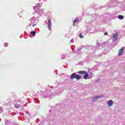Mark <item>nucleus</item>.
Segmentation results:
<instances>
[{"label":"nucleus","mask_w":125,"mask_h":125,"mask_svg":"<svg viewBox=\"0 0 125 125\" xmlns=\"http://www.w3.org/2000/svg\"><path fill=\"white\" fill-rule=\"evenodd\" d=\"M4 46H5V47H7V46H8V44L7 43H4Z\"/></svg>","instance_id":"nucleus-15"},{"label":"nucleus","mask_w":125,"mask_h":125,"mask_svg":"<svg viewBox=\"0 0 125 125\" xmlns=\"http://www.w3.org/2000/svg\"><path fill=\"white\" fill-rule=\"evenodd\" d=\"M76 74H75V73H72V74H71V75L70 76V79H71V80H74V79H76Z\"/></svg>","instance_id":"nucleus-7"},{"label":"nucleus","mask_w":125,"mask_h":125,"mask_svg":"<svg viewBox=\"0 0 125 125\" xmlns=\"http://www.w3.org/2000/svg\"><path fill=\"white\" fill-rule=\"evenodd\" d=\"M79 37L80 38V39H83V36L82 34H79Z\"/></svg>","instance_id":"nucleus-14"},{"label":"nucleus","mask_w":125,"mask_h":125,"mask_svg":"<svg viewBox=\"0 0 125 125\" xmlns=\"http://www.w3.org/2000/svg\"><path fill=\"white\" fill-rule=\"evenodd\" d=\"M47 27L49 31H51V21L50 20H48Z\"/></svg>","instance_id":"nucleus-2"},{"label":"nucleus","mask_w":125,"mask_h":125,"mask_svg":"<svg viewBox=\"0 0 125 125\" xmlns=\"http://www.w3.org/2000/svg\"><path fill=\"white\" fill-rule=\"evenodd\" d=\"M78 22H79V18H76L73 21V23H78Z\"/></svg>","instance_id":"nucleus-10"},{"label":"nucleus","mask_w":125,"mask_h":125,"mask_svg":"<svg viewBox=\"0 0 125 125\" xmlns=\"http://www.w3.org/2000/svg\"><path fill=\"white\" fill-rule=\"evenodd\" d=\"M73 26L74 27H75V26H76V25L75 24V23L73 22Z\"/></svg>","instance_id":"nucleus-17"},{"label":"nucleus","mask_w":125,"mask_h":125,"mask_svg":"<svg viewBox=\"0 0 125 125\" xmlns=\"http://www.w3.org/2000/svg\"><path fill=\"white\" fill-rule=\"evenodd\" d=\"M103 97H104V96L102 95L101 96H94L92 98V100L93 101H95V100H97V99L99 98H103Z\"/></svg>","instance_id":"nucleus-1"},{"label":"nucleus","mask_w":125,"mask_h":125,"mask_svg":"<svg viewBox=\"0 0 125 125\" xmlns=\"http://www.w3.org/2000/svg\"><path fill=\"white\" fill-rule=\"evenodd\" d=\"M78 74H81V75H84L85 74H86V73H87V72H86L85 70H83V71H79L77 72Z\"/></svg>","instance_id":"nucleus-6"},{"label":"nucleus","mask_w":125,"mask_h":125,"mask_svg":"<svg viewBox=\"0 0 125 125\" xmlns=\"http://www.w3.org/2000/svg\"><path fill=\"white\" fill-rule=\"evenodd\" d=\"M75 79H76V80H81V79H82V77L79 75H76Z\"/></svg>","instance_id":"nucleus-9"},{"label":"nucleus","mask_w":125,"mask_h":125,"mask_svg":"<svg viewBox=\"0 0 125 125\" xmlns=\"http://www.w3.org/2000/svg\"><path fill=\"white\" fill-rule=\"evenodd\" d=\"M118 18L119 19H121V20H123V19H124V16L122 15H119L118 16Z\"/></svg>","instance_id":"nucleus-11"},{"label":"nucleus","mask_w":125,"mask_h":125,"mask_svg":"<svg viewBox=\"0 0 125 125\" xmlns=\"http://www.w3.org/2000/svg\"><path fill=\"white\" fill-rule=\"evenodd\" d=\"M107 105L108 107H111L112 105H113V101L112 100H110L107 102Z\"/></svg>","instance_id":"nucleus-5"},{"label":"nucleus","mask_w":125,"mask_h":125,"mask_svg":"<svg viewBox=\"0 0 125 125\" xmlns=\"http://www.w3.org/2000/svg\"><path fill=\"white\" fill-rule=\"evenodd\" d=\"M15 108H20V104H15Z\"/></svg>","instance_id":"nucleus-13"},{"label":"nucleus","mask_w":125,"mask_h":125,"mask_svg":"<svg viewBox=\"0 0 125 125\" xmlns=\"http://www.w3.org/2000/svg\"><path fill=\"white\" fill-rule=\"evenodd\" d=\"M88 74H87V73H86V74H84L83 79H84V80H86V79L88 78Z\"/></svg>","instance_id":"nucleus-8"},{"label":"nucleus","mask_w":125,"mask_h":125,"mask_svg":"<svg viewBox=\"0 0 125 125\" xmlns=\"http://www.w3.org/2000/svg\"><path fill=\"white\" fill-rule=\"evenodd\" d=\"M118 37H119V34L117 33L114 34L112 37L113 40L117 41V40L118 39Z\"/></svg>","instance_id":"nucleus-3"},{"label":"nucleus","mask_w":125,"mask_h":125,"mask_svg":"<svg viewBox=\"0 0 125 125\" xmlns=\"http://www.w3.org/2000/svg\"><path fill=\"white\" fill-rule=\"evenodd\" d=\"M125 49V48L124 47H122L119 51L118 55L119 56H121L123 54V53L124 52V50Z\"/></svg>","instance_id":"nucleus-4"},{"label":"nucleus","mask_w":125,"mask_h":125,"mask_svg":"<svg viewBox=\"0 0 125 125\" xmlns=\"http://www.w3.org/2000/svg\"><path fill=\"white\" fill-rule=\"evenodd\" d=\"M36 32L35 31H32L30 32V34L32 35V36H36Z\"/></svg>","instance_id":"nucleus-12"},{"label":"nucleus","mask_w":125,"mask_h":125,"mask_svg":"<svg viewBox=\"0 0 125 125\" xmlns=\"http://www.w3.org/2000/svg\"><path fill=\"white\" fill-rule=\"evenodd\" d=\"M104 36H107V35H108V33L105 32V33H104Z\"/></svg>","instance_id":"nucleus-16"}]
</instances>
